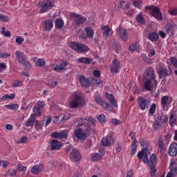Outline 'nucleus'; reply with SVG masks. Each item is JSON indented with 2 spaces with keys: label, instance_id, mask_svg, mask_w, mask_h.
Here are the masks:
<instances>
[{
  "label": "nucleus",
  "instance_id": "e433bc0d",
  "mask_svg": "<svg viewBox=\"0 0 177 177\" xmlns=\"http://www.w3.org/2000/svg\"><path fill=\"white\" fill-rule=\"evenodd\" d=\"M136 20L139 24H145L146 21H145V17H143V12L138 14L136 17Z\"/></svg>",
  "mask_w": 177,
  "mask_h": 177
},
{
  "label": "nucleus",
  "instance_id": "4be33fe9",
  "mask_svg": "<svg viewBox=\"0 0 177 177\" xmlns=\"http://www.w3.org/2000/svg\"><path fill=\"white\" fill-rule=\"evenodd\" d=\"M79 82H80V85L84 88H89V85H91L89 79L85 77L84 75L80 76Z\"/></svg>",
  "mask_w": 177,
  "mask_h": 177
},
{
  "label": "nucleus",
  "instance_id": "f704fd0d",
  "mask_svg": "<svg viewBox=\"0 0 177 177\" xmlns=\"http://www.w3.org/2000/svg\"><path fill=\"white\" fill-rule=\"evenodd\" d=\"M162 128H164V124H161L160 122L156 120L155 119V121L153 124V131H161Z\"/></svg>",
  "mask_w": 177,
  "mask_h": 177
},
{
  "label": "nucleus",
  "instance_id": "f257e3e1",
  "mask_svg": "<svg viewBox=\"0 0 177 177\" xmlns=\"http://www.w3.org/2000/svg\"><path fill=\"white\" fill-rule=\"evenodd\" d=\"M140 145L142 147V151L138 153L137 157L138 159L146 162L147 161V157L150 156V151H149V146H150V143L141 138L140 140Z\"/></svg>",
  "mask_w": 177,
  "mask_h": 177
},
{
  "label": "nucleus",
  "instance_id": "4c0bfd02",
  "mask_svg": "<svg viewBox=\"0 0 177 177\" xmlns=\"http://www.w3.org/2000/svg\"><path fill=\"white\" fill-rule=\"evenodd\" d=\"M84 132L86 133V135H95V129L92 128V126L91 124H88V126H84Z\"/></svg>",
  "mask_w": 177,
  "mask_h": 177
},
{
  "label": "nucleus",
  "instance_id": "7c9ffc66",
  "mask_svg": "<svg viewBox=\"0 0 177 177\" xmlns=\"http://www.w3.org/2000/svg\"><path fill=\"white\" fill-rule=\"evenodd\" d=\"M44 27L46 31H50L53 28V20L48 19L44 22Z\"/></svg>",
  "mask_w": 177,
  "mask_h": 177
},
{
  "label": "nucleus",
  "instance_id": "e2e57ef3",
  "mask_svg": "<svg viewBox=\"0 0 177 177\" xmlns=\"http://www.w3.org/2000/svg\"><path fill=\"white\" fill-rule=\"evenodd\" d=\"M148 56L149 57H153V56H156V50L151 46V48L148 50Z\"/></svg>",
  "mask_w": 177,
  "mask_h": 177
},
{
  "label": "nucleus",
  "instance_id": "2f4dec72",
  "mask_svg": "<svg viewBox=\"0 0 177 177\" xmlns=\"http://www.w3.org/2000/svg\"><path fill=\"white\" fill-rule=\"evenodd\" d=\"M106 98L108 99L111 103V104H112V106H115V107H117L118 104H117V101H115V99L114 98V95L112 94H109V93H106L105 94Z\"/></svg>",
  "mask_w": 177,
  "mask_h": 177
},
{
  "label": "nucleus",
  "instance_id": "72a5a7b5",
  "mask_svg": "<svg viewBox=\"0 0 177 177\" xmlns=\"http://www.w3.org/2000/svg\"><path fill=\"white\" fill-rule=\"evenodd\" d=\"M34 121H35V115L31 114L30 117L25 122V127H34Z\"/></svg>",
  "mask_w": 177,
  "mask_h": 177
},
{
  "label": "nucleus",
  "instance_id": "412c9836",
  "mask_svg": "<svg viewBox=\"0 0 177 177\" xmlns=\"http://www.w3.org/2000/svg\"><path fill=\"white\" fill-rule=\"evenodd\" d=\"M84 130L81 128L75 130V136L80 139V140H85L86 139V134L85 133H82Z\"/></svg>",
  "mask_w": 177,
  "mask_h": 177
},
{
  "label": "nucleus",
  "instance_id": "8fccbe9b",
  "mask_svg": "<svg viewBox=\"0 0 177 177\" xmlns=\"http://www.w3.org/2000/svg\"><path fill=\"white\" fill-rule=\"evenodd\" d=\"M157 106L156 105L155 103L152 104L149 108V113L151 114V115H153L156 114V109Z\"/></svg>",
  "mask_w": 177,
  "mask_h": 177
},
{
  "label": "nucleus",
  "instance_id": "7ed1b4c3",
  "mask_svg": "<svg viewBox=\"0 0 177 177\" xmlns=\"http://www.w3.org/2000/svg\"><path fill=\"white\" fill-rule=\"evenodd\" d=\"M145 164H148L150 167V175L151 176H155L157 173V169H156V164H157V157L156 154H152L150 160H149V157H147V161H143Z\"/></svg>",
  "mask_w": 177,
  "mask_h": 177
},
{
  "label": "nucleus",
  "instance_id": "4468645a",
  "mask_svg": "<svg viewBox=\"0 0 177 177\" xmlns=\"http://www.w3.org/2000/svg\"><path fill=\"white\" fill-rule=\"evenodd\" d=\"M165 31L167 35L172 37V35H175V32L177 31V25L169 24L165 26Z\"/></svg>",
  "mask_w": 177,
  "mask_h": 177
},
{
  "label": "nucleus",
  "instance_id": "423d86ee",
  "mask_svg": "<svg viewBox=\"0 0 177 177\" xmlns=\"http://www.w3.org/2000/svg\"><path fill=\"white\" fill-rule=\"evenodd\" d=\"M70 48L75 50V52H88L89 47L84 44H80L75 41H72L70 44Z\"/></svg>",
  "mask_w": 177,
  "mask_h": 177
},
{
  "label": "nucleus",
  "instance_id": "aec40b11",
  "mask_svg": "<svg viewBox=\"0 0 177 177\" xmlns=\"http://www.w3.org/2000/svg\"><path fill=\"white\" fill-rule=\"evenodd\" d=\"M171 103H172V97L168 95H165L161 99V106L163 110H167L168 104H171Z\"/></svg>",
  "mask_w": 177,
  "mask_h": 177
},
{
  "label": "nucleus",
  "instance_id": "bb28decb",
  "mask_svg": "<svg viewBox=\"0 0 177 177\" xmlns=\"http://www.w3.org/2000/svg\"><path fill=\"white\" fill-rule=\"evenodd\" d=\"M44 169V165H34L30 169V172L33 174V175H38L39 173L42 172Z\"/></svg>",
  "mask_w": 177,
  "mask_h": 177
},
{
  "label": "nucleus",
  "instance_id": "79ce46f5",
  "mask_svg": "<svg viewBox=\"0 0 177 177\" xmlns=\"http://www.w3.org/2000/svg\"><path fill=\"white\" fill-rule=\"evenodd\" d=\"M64 26V21H63L62 19H57L55 20V27L57 28V30H62Z\"/></svg>",
  "mask_w": 177,
  "mask_h": 177
},
{
  "label": "nucleus",
  "instance_id": "864d4df0",
  "mask_svg": "<svg viewBox=\"0 0 177 177\" xmlns=\"http://www.w3.org/2000/svg\"><path fill=\"white\" fill-rule=\"evenodd\" d=\"M68 138V131H63L59 132V139H67Z\"/></svg>",
  "mask_w": 177,
  "mask_h": 177
},
{
  "label": "nucleus",
  "instance_id": "9d476101",
  "mask_svg": "<svg viewBox=\"0 0 177 177\" xmlns=\"http://www.w3.org/2000/svg\"><path fill=\"white\" fill-rule=\"evenodd\" d=\"M73 96L75 100L70 102V107L71 109H77L80 104H82L84 99L77 93H74Z\"/></svg>",
  "mask_w": 177,
  "mask_h": 177
},
{
  "label": "nucleus",
  "instance_id": "774afa93",
  "mask_svg": "<svg viewBox=\"0 0 177 177\" xmlns=\"http://www.w3.org/2000/svg\"><path fill=\"white\" fill-rule=\"evenodd\" d=\"M8 20H9V17L0 13V21L5 22L8 21Z\"/></svg>",
  "mask_w": 177,
  "mask_h": 177
},
{
  "label": "nucleus",
  "instance_id": "c03bdc74",
  "mask_svg": "<svg viewBox=\"0 0 177 177\" xmlns=\"http://www.w3.org/2000/svg\"><path fill=\"white\" fill-rule=\"evenodd\" d=\"M6 107L10 110H12V111H17L19 110V104H9L6 105Z\"/></svg>",
  "mask_w": 177,
  "mask_h": 177
},
{
  "label": "nucleus",
  "instance_id": "13d9d810",
  "mask_svg": "<svg viewBox=\"0 0 177 177\" xmlns=\"http://www.w3.org/2000/svg\"><path fill=\"white\" fill-rule=\"evenodd\" d=\"M36 64L39 66V67H44V66H45V59L40 58L38 59L36 61Z\"/></svg>",
  "mask_w": 177,
  "mask_h": 177
},
{
  "label": "nucleus",
  "instance_id": "6e6552de",
  "mask_svg": "<svg viewBox=\"0 0 177 177\" xmlns=\"http://www.w3.org/2000/svg\"><path fill=\"white\" fill-rule=\"evenodd\" d=\"M81 123L77 124V127H88L92 124L95 127L96 120L92 116H86L84 119H80Z\"/></svg>",
  "mask_w": 177,
  "mask_h": 177
},
{
  "label": "nucleus",
  "instance_id": "5701e85b",
  "mask_svg": "<svg viewBox=\"0 0 177 177\" xmlns=\"http://www.w3.org/2000/svg\"><path fill=\"white\" fill-rule=\"evenodd\" d=\"M50 150H60L62 148V142L57 141V140H53L50 142Z\"/></svg>",
  "mask_w": 177,
  "mask_h": 177
},
{
  "label": "nucleus",
  "instance_id": "dca6fc26",
  "mask_svg": "<svg viewBox=\"0 0 177 177\" xmlns=\"http://www.w3.org/2000/svg\"><path fill=\"white\" fill-rule=\"evenodd\" d=\"M116 35L120 38L122 41H127L128 39V32L127 29L119 26L116 30Z\"/></svg>",
  "mask_w": 177,
  "mask_h": 177
},
{
  "label": "nucleus",
  "instance_id": "a211bd4d",
  "mask_svg": "<svg viewBox=\"0 0 177 177\" xmlns=\"http://www.w3.org/2000/svg\"><path fill=\"white\" fill-rule=\"evenodd\" d=\"M95 100L96 103H97V104H100V106H102V107H103L104 110H108L109 111H111V110H113V106H111L110 104L106 102L102 98L96 97Z\"/></svg>",
  "mask_w": 177,
  "mask_h": 177
},
{
  "label": "nucleus",
  "instance_id": "ddd939ff",
  "mask_svg": "<svg viewBox=\"0 0 177 177\" xmlns=\"http://www.w3.org/2000/svg\"><path fill=\"white\" fill-rule=\"evenodd\" d=\"M145 80H157V76L156 75V71L153 67L147 68L145 70V73L144 75Z\"/></svg>",
  "mask_w": 177,
  "mask_h": 177
},
{
  "label": "nucleus",
  "instance_id": "39448f33",
  "mask_svg": "<svg viewBox=\"0 0 177 177\" xmlns=\"http://www.w3.org/2000/svg\"><path fill=\"white\" fill-rule=\"evenodd\" d=\"M146 10H151V15L157 20H162V14L160 11V8L152 5L145 6Z\"/></svg>",
  "mask_w": 177,
  "mask_h": 177
},
{
  "label": "nucleus",
  "instance_id": "ea45409f",
  "mask_svg": "<svg viewBox=\"0 0 177 177\" xmlns=\"http://www.w3.org/2000/svg\"><path fill=\"white\" fill-rule=\"evenodd\" d=\"M67 64L66 62L61 63L60 65L55 66L53 70H55V71H57V73H62V71L64 70Z\"/></svg>",
  "mask_w": 177,
  "mask_h": 177
},
{
  "label": "nucleus",
  "instance_id": "a18cd8bd",
  "mask_svg": "<svg viewBox=\"0 0 177 177\" xmlns=\"http://www.w3.org/2000/svg\"><path fill=\"white\" fill-rule=\"evenodd\" d=\"M32 110L35 116L37 115V117H40V115L42 114V109L38 106H34Z\"/></svg>",
  "mask_w": 177,
  "mask_h": 177
},
{
  "label": "nucleus",
  "instance_id": "2eb2a0df",
  "mask_svg": "<svg viewBox=\"0 0 177 177\" xmlns=\"http://www.w3.org/2000/svg\"><path fill=\"white\" fill-rule=\"evenodd\" d=\"M81 153L77 149H73L69 154V158L71 161L74 162H78V161H81Z\"/></svg>",
  "mask_w": 177,
  "mask_h": 177
},
{
  "label": "nucleus",
  "instance_id": "cd10ccee",
  "mask_svg": "<svg viewBox=\"0 0 177 177\" xmlns=\"http://www.w3.org/2000/svg\"><path fill=\"white\" fill-rule=\"evenodd\" d=\"M113 142V137L106 136L102 139V146H105L106 147H109L111 145Z\"/></svg>",
  "mask_w": 177,
  "mask_h": 177
},
{
  "label": "nucleus",
  "instance_id": "c85d7f7f",
  "mask_svg": "<svg viewBox=\"0 0 177 177\" xmlns=\"http://www.w3.org/2000/svg\"><path fill=\"white\" fill-rule=\"evenodd\" d=\"M77 63H82L83 64H91L93 60L89 57H82L76 59Z\"/></svg>",
  "mask_w": 177,
  "mask_h": 177
},
{
  "label": "nucleus",
  "instance_id": "f8f14e48",
  "mask_svg": "<svg viewBox=\"0 0 177 177\" xmlns=\"http://www.w3.org/2000/svg\"><path fill=\"white\" fill-rule=\"evenodd\" d=\"M71 17L74 20L76 26H80V24H84L86 21V18L80 15L75 12H72L71 14Z\"/></svg>",
  "mask_w": 177,
  "mask_h": 177
},
{
  "label": "nucleus",
  "instance_id": "f03ea898",
  "mask_svg": "<svg viewBox=\"0 0 177 177\" xmlns=\"http://www.w3.org/2000/svg\"><path fill=\"white\" fill-rule=\"evenodd\" d=\"M156 71L158 72L160 80H162V78H167V77H169V75L172 74V70L171 68H165L164 64L161 63L156 66Z\"/></svg>",
  "mask_w": 177,
  "mask_h": 177
},
{
  "label": "nucleus",
  "instance_id": "603ef678",
  "mask_svg": "<svg viewBox=\"0 0 177 177\" xmlns=\"http://www.w3.org/2000/svg\"><path fill=\"white\" fill-rule=\"evenodd\" d=\"M1 30H2V31H1L2 35H4V37H12V33H10V31H9V30L6 31L5 30H6V28L2 27Z\"/></svg>",
  "mask_w": 177,
  "mask_h": 177
},
{
  "label": "nucleus",
  "instance_id": "6e6d98bb",
  "mask_svg": "<svg viewBox=\"0 0 177 177\" xmlns=\"http://www.w3.org/2000/svg\"><path fill=\"white\" fill-rule=\"evenodd\" d=\"M142 58L145 62V63H148L149 64H153V59H150L149 57H147L146 55L142 54Z\"/></svg>",
  "mask_w": 177,
  "mask_h": 177
},
{
  "label": "nucleus",
  "instance_id": "680f3d73",
  "mask_svg": "<svg viewBox=\"0 0 177 177\" xmlns=\"http://www.w3.org/2000/svg\"><path fill=\"white\" fill-rule=\"evenodd\" d=\"M9 162L6 161V160H0V167H2L4 169H6L9 167Z\"/></svg>",
  "mask_w": 177,
  "mask_h": 177
},
{
  "label": "nucleus",
  "instance_id": "20e7f679",
  "mask_svg": "<svg viewBox=\"0 0 177 177\" xmlns=\"http://www.w3.org/2000/svg\"><path fill=\"white\" fill-rule=\"evenodd\" d=\"M15 57L17 62L20 63V64L26 66V67H28V68H30L31 64H30V62L27 61V59H26V55L24 54V53L20 50H17L15 52Z\"/></svg>",
  "mask_w": 177,
  "mask_h": 177
},
{
  "label": "nucleus",
  "instance_id": "58836bf2",
  "mask_svg": "<svg viewBox=\"0 0 177 177\" xmlns=\"http://www.w3.org/2000/svg\"><path fill=\"white\" fill-rule=\"evenodd\" d=\"M138 142H132L131 145V157L136 154V151H138Z\"/></svg>",
  "mask_w": 177,
  "mask_h": 177
},
{
  "label": "nucleus",
  "instance_id": "f3484780",
  "mask_svg": "<svg viewBox=\"0 0 177 177\" xmlns=\"http://www.w3.org/2000/svg\"><path fill=\"white\" fill-rule=\"evenodd\" d=\"M104 154H106V151L103 149H100L98 150V153H92L91 155V161H100L102 158H103Z\"/></svg>",
  "mask_w": 177,
  "mask_h": 177
},
{
  "label": "nucleus",
  "instance_id": "09e8293b",
  "mask_svg": "<svg viewBox=\"0 0 177 177\" xmlns=\"http://www.w3.org/2000/svg\"><path fill=\"white\" fill-rule=\"evenodd\" d=\"M133 5L135 6V8H138V9H142L143 3L140 0H135L133 2Z\"/></svg>",
  "mask_w": 177,
  "mask_h": 177
},
{
  "label": "nucleus",
  "instance_id": "c9c22d12",
  "mask_svg": "<svg viewBox=\"0 0 177 177\" xmlns=\"http://www.w3.org/2000/svg\"><path fill=\"white\" fill-rule=\"evenodd\" d=\"M176 118H177V115L176 113H171L170 116H169V125L170 127H174L175 125V124H176Z\"/></svg>",
  "mask_w": 177,
  "mask_h": 177
},
{
  "label": "nucleus",
  "instance_id": "9b49d317",
  "mask_svg": "<svg viewBox=\"0 0 177 177\" xmlns=\"http://www.w3.org/2000/svg\"><path fill=\"white\" fill-rule=\"evenodd\" d=\"M138 104L140 110L145 111L146 109H149V106H150V100L140 96L138 98Z\"/></svg>",
  "mask_w": 177,
  "mask_h": 177
},
{
  "label": "nucleus",
  "instance_id": "473e14b6",
  "mask_svg": "<svg viewBox=\"0 0 177 177\" xmlns=\"http://www.w3.org/2000/svg\"><path fill=\"white\" fill-rule=\"evenodd\" d=\"M86 34L87 38L92 39L93 38V35H95V30L91 27L87 26L85 28Z\"/></svg>",
  "mask_w": 177,
  "mask_h": 177
},
{
  "label": "nucleus",
  "instance_id": "0e129e2a",
  "mask_svg": "<svg viewBox=\"0 0 177 177\" xmlns=\"http://www.w3.org/2000/svg\"><path fill=\"white\" fill-rule=\"evenodd\" d=\"M15 95L14 93L9 95V94H6L4 96L2 97V100H5V99H9L10 100H13L15 99Z\"/></svg>",
  "mask_w": 177,
  "mask_h": 177
},
{
  "label": "nucleus",
  "instance_id": "a878e982",
  "mask_svg": "<svg viewBox=\"0 0 177 177\" xmlns=\"http://www.w3.org/2000/svg\"><path fill=\"white\" fill-rule=\"evenodd\" d=\"M168 153L171 157H175V156H176L177 154V143L176 142H173L170 145Z\"/></svg>",
  "mask_w": 177,
  "mask_h": 177
},
{
  "label": "nucleus",
  "instance_id": "de8ad7c7",
  "mask_svg": "<svg viewBox=\"0 0 177 177\" xmlns=\"http://www.w3.org/2000/svg\"><path fill=\"white\" fill-rule=\"evenodd\" d=\"M118 8L125 10L127 9H129V4L125 3L124 1H121L118 5Z\"/></svg>",
  "mask_w": 177,
  "mask_h": 177
},
{
  "label": "nucleus",
  "instance_id": "49530a36",
  "mask_svg": "<svg viewBox=\"0 0 177 177\" xmlns=\"http://www.w3.org/2000/svg\"><path fill=\"white\" fill-rule=\"evenodd\" d=\"M94 85L98 88H103V82L100 79H94Z\"/></svg>",
  "mask_w": 177,
  "mask_h": 177
},
{
  "label": "nucleus",
  "instance_id": "37998d69",
  "mask_svg": "<svg viewBox=\"0 0 177 177\" xmlns=\"http://www.w3.org/2000/svg\"><path fill=\"white\" fill-rule=\"evenodd\" d=\"M158 146L160 150V153H164V151L165 150V148H164V140L162 138H159L158 141Z\"/></svg>",
  "mask_w": 177,
  "mask_h": 177
},
{
  "label": "nucleus",
  "instance_id": "052dcab7",
  "mask_svg": "<svg viewBox=\"0 0 177 177\" xmlns=\"http://www.w3.org/2000/svg\"><path fill=\"white\" fill-rule=\"evenodd\" d=\"M138 49H139V44L137 43L133 44L129 46V50H131V52L138 50Z\"/></svg>",
  "mask_w": 177,
  "mask_h": 177
},
{
  "label": "nucleus",
  "instance_id": "1a4fd4ad",
  "mask_svg": "<svg viewBox=\"0 0 177 177\" xmlns=\"http://www.w3.org/2000/svg\"><path fill=\"white\" fill-rule=\"evenodd\" d=\"M39 6L41 8V9L39 10V13H45V12H48V10L53 8V5H52V1L49 0H44L39 3Z\"/></svg>",
  "mask_w": 177,
  "mask_h": 177
},
{
  "label": "nucleus",
  "instance_id": "4d7b16f0",
  "mask_svg": "<svg viewBox=\"0 0 177 177\" xmlns=\"http://www.w3.org/2000/svg\"><path fill=\"white\" fill-rule=\"evenodd\" d=\"M97 120H98L99 122H100V124H105L106 115H104V114L102 113L98 116Z\"/></svg>",
  "mask_w": 177,
  "mask_h": 177
},
{
  "label": "nucleus",
  "instance_id": "b1692460",
  "mask_svg": "<svg viewBox=\"0 0 177 177\" xmlns=\"http://www.w3.org/2000/svg\"><path fill=\"white\" fill-rule=\"evenodd\" d=\"M155 120L162 124L165 125L168 122V116L164 115L162 113H160L158 114L157 119Z\"/></svg>",
  "mask_w": 177,
  "mask_h": 177
},
{
  "label": "nucleus",
  "instance_id": "c756f323",
  "mask_svg": "<svg viewBox=\"0 0 177 177\" xmlns=\"http://www.w3.org/2000/svg\"><path fill=\"white\" fill-rule=\"evenodd\" d=\"M147 38L151 42H157L160 37H158V33H157L156 32H152L147 35Z\"/></svg>",
  "mask_w": 177,
  "mask_h": 177
},
{
  "label": "nucleus",
  "instance_id": "6ab92c4d",
  "mask_svg": "<svg viewBox=\"0 0 177 177\" xmlns=\"http://www.w3.org/2000/svg\"><path fill=\"white\" fill-rule=\"evenodd\" d=\"M110 70L113 74H118V71H120V62L114 59L110 65Z\"/></svg>",
  "mask_w": 177,
  "mask_h": 177
},
{
  "label": "nucleus",
  "instance_id": "bf43d9fd",
  "mask_svg": "<svg viewBox=\"0 0 177 177\" xmlns=\"http://www.w3.org/2000/svg\"><path fill=\"white\" fill-rule=\"evenodd\" d=\"M15 42L17 45H21L24 42V38L21 36H17L15 39Z\"/></svg>",
  "mask_w": 177,
  "mask_h": 177
},
{
  "label": "nucleus",
  "instance_id": "3c124183",
  "mask_svg": "<svg viewBox=\"0 0 177 177\" xmlns=\"http://www.w3.org/2000/svg\"><path fill=\"white\" fill-rule=\"evenodd\" d=\"M17 169L19 172H23L24 174H26L27 171V167L23 166L21 164L17 165Z\"/></svg>",
  "mask_w": 177,
  "mask_h": 177
},
{
  "label": "nucleus",
  "instance_id": "0eeeda50",
  "mask_svg": "<svg viewBox=\"0 0 177 177\" xmlns=\"http://www.w3.org/2000/svg\"><path fill=\"white\" fill-rule=\"evenodd\" d=\"M158 82L157 80L145 79L144 81L143 88L145 91L151 92L154 88H157Z\"/></svg>",
  "mask_w": 177,
  "mask_h": 177
},
{
  "label": "nucleus",
  "instance_id": "393cba45",
  "mask_svg": "<svg viewBox=\"0 0 177 177\" xmlns=\"http://www.w3.org/2000/svg\"><path fill=\"white\" fill-rule=\"evenodd\" d=\"M101 30L104 31V35L108 37L109 38H110V37H111V35H113V30H111V28H110V26H109V25H102Z\"/></svg>",
  "mask_w": 177,
  "mask_h": 177
},
{
  "label": "nucleus",
  "instance_id": "a19ab883",
  "mask_svg": "<svg viewBox=\"0 0 177 177\" xmlns=\"http://www.w3.org/2000/svg\"><path fill=\"white\" fill-rule=\"evenodd\" d=\"M171 174H174V175H177V165L176 162H172L170 164V171H169Z\"/></svg>",
  "mask_w": 177,
  "mask_h": 177
},
{
  "label": "nucleus",
  "instance_id": "338daca9",
  "mask_svg": "<svg viewBox=\"0 0 177 177\" xmlns=\"http://www.w3.org/2000/svg\"><path fill=\"white\" fill-rule=\"evenodd\" d=\"M12 88H19L21 86V81L15 80L12 84Z\"/></svg>",
  "mask_w": 177,
  "mask_h": 177
},
{
  "label": "nucleus",
  "instance_id": "69168bd1",
  "mask_svg": "<svg viewBox=\"0 0 177 177\" xmlns=\"http://www.w3.org/2000/svg\"><path fill=\"white\" fill-rule=\"evenodd\" d=\"M71 115L68 113L64 115L61 114V122H63V121H67V120H70V118Z\"/></svg>",
  "mask_w": 177,
  "mask_h": 177
},
{
  "label": "nucleus",
  "instance_id": "5fc2aeb1",
  "mask_svg": "<svg viewBox=\"0 0 177 177\" xmlns=\"http://www.w3.org/2000/svg\"><path fill=\"white\" fill-rule=\"evenodd\" d=\"M47 84L48 86H50V88H55V86L57 85V81H55V80L50 79L48 80Z\"/></svg>",
  "mask_w": 177,
  "mask_h": 177
}]
</instances>
